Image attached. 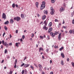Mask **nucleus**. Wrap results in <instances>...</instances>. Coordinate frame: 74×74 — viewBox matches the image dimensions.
<instances>
[{
    "instance_id": "f257e3e1",
    "label": "nucleus",
    "mask_w": 74,
    "mask_h": 74,
    "mask_svg": "<svg viewBox=\"0 0 74 74\" xmlns=\"http://www.w3.org/2000/svg\"><path fill=\"white\" fill-rule=\"evenodd\" d=\"M51 11L50 13L51 14V15H54L55 13V11L53 9V8L51 7Z\"/></svg>"
},
{
    "instance_id": "49530a36",
    "label": "nucleus",
    "mask_w": 74,
    "mask_h": 74,
    "mask_svg": "<svg viewBox=\"0 0 74 74\" xmlns=\"http://www.w3.org/2000/svg\"><path fill=\"white\" fill-rule=\"evenodd\" d=\"M23 39H24L25 38V35H23L22 37Z\"/></svg>"
},
{
    "instance_id": "c85d7f7f",
    "label": "nucleus",
    "mask_w": 74,
    "mask_h": 74,
    "mask_svg": "<svg viewBox=\"0 0 74 74\" xmlns=\"http://www.w3.org/2000/svg\"><path fill=\"white\" fill-rule=\"evenodd\" d=\"M30 68H32V70H34V67L32 65H31L30 66Z\"/></svg>"
},
{
    "instance_id": "cd10ccee",
    "label": "nucleus",
    "mask_w": 74,
    "mask_h": 74,
    "mask_svg": "<svg viewBox=\"0 0 74 74\" xmlns=\"http://www.w3.org/2000/svg\"><path fill=\"white\" fill-rule=\"evenodd\" d=\"M49 26H52V23H50L49 24Z\"/></svg>"
},
{
    "instance_id": "a211bd4d",
    "label": "nucleus",
    "mask_w": 74,
    "mask_h": 74,
    "mask_svg": "<svg viewBox=\"0 0 74 74\" xmlns=\"http://www.w3.org/2000/svg\"><path fill=\"white\" fill-rule=\"evenodd\" d=\"M38 2H36V8H38Z\"/></svg>"
},
{
    "instance_id": "39448f33",
    "label": "nucleus",
    "mask_w": 74,
    "mask_h": 74,
    "mask_svg": "<svg viewBox=\"0 0 74 74\" xmlns=\"http://www.w3.org/2000/svg\"><path fill=\"white\" fill-rule=\"evenodd\" d=\"M45 5H41L40 7V10H42L43 9H44V8H45Z\"/></svg>"
},
{
    "instance_id": "603ef678",
    "label": "nucleus",
    "mask_w": 74,
    "mask_h": 74,
    "mask_svg": "<svg viewBox=\"0 0 74 74\" xmlns=\"http://www.w3.org/2000/svg\"><path fill=\"white\" fill-rule=\"evenodd\" d=\"M39 71H40L41 72L42 71V69L40 68L39 69Z\"/></svg>"
},
{
    "instance_id": "393cba45",
    "label": "nucleus",
    "mask_w": 74,
    "mask_h": 74,
    "mask_svg": "<svg viewBox=\"0 0 74 74\" xmlns=\"http://www.w3.org/2000/svg\"><path fill=\"white\" fill-rule=\"evenodd\" d=\"M64 48L63 47H62L61 48H60V51H61L62 50V49H64Z\"/></svg>"
},
{
    "instance_id": "09e8293b",
    "label": "nucleus",
    "mask_w": 74,
    "mask_h": 74,
    "mask_svg": "<svg viewBox=\"0 0 74 74\" xmlns=\"http://www.w3.org/2000/svg\"><path fill=\"white\" fill-rule=\"evenodd\" d=\"M5 33L4 32L3 34V36L4 37V35H5Z\"/></svg>"
},
{
    "instance_id": "774afa93",
    "label": "nucleus",
    "mask_w": 74,
    "mask_h": 74,
    "mask_svg": "<svg viewBox=\"0 0 74 74\" xmlns=\"http://www.w3.org/2000/svg\"><path fill=\"white\" fill-rule=\"evenodd\" d=\"M10 38H11V37H12V36H11V34H10Z\"/></svg>"
},
{
    "instance_id": "0eeeda50",
    "label": "nucleus",
    "mask_w": 74,
    "mask_h": 74,
    "mask_svg": "<svg viewBox=\"0 0 74 74\" xmlns=\"http://www.w3.org/2000/svg\"><path fill=\"white\" fill-rule=\"evenodd\" d=\"M52 28H49L48 31V33H50L51 32H52Z\"/></svg>"
},
{
    "instance_id": "ddd939ff",
    "label": "nucleus",
    "mask_w": 74,
    "mask_h": 74,
    "mask_svg": "<svg viewBox=\"0 0 74 74\" xmlns=\"http://www.w3.org/2000/svg\"><path fill=\"white\" fill-rule=\"evenodd\" d=\"M20 44V43L18 42V43H16L15 44V45L16 47H19V45H19Z\"/></svg>"
},
{
    "instance_id": "f704fd0d",
    "label": "nucleus",
    "mask_w": 74,
    "mask_h": 74,
    "mask_svg": "<svg viewBox=\"0 0 74 74\" xmlns=\"http://www.w3.org/2000/svg\"><path fill=\"white\" fill-rule=\"evenodd\" d=\"M8 52V51L6 49H5V53H6L7 52Z\"/></svg>"
},
{
    "instance_id": "3c124183",
    "label": "nucleus",
    "mask_w": 74,
    "mask_h": 74,
    "mask_svg": "<svg viewBox=\"0 0 74 74\" xmlns=\"http://www.w3.org/2000/svg\"><path fill=\"white\" fill-rule=\"evenodd\" d=\"M48 51H49V49H46V52H47L48 53Z\"/></svg>"
},
{
    "instance_id": "79ce46f5",
    "label": "nucleus",
    "mask_w": 74,
    "mask_h": 74,
    "mask_svg": "<svg viewBox=\"0 0 74 74\" xmlns=\"http://www.w3.org/2000/svg\"><path fill=\"white\" fill-rule=\"evenodd\" d=\"M9 45H10V46L12 45V43L11 42L9 43Z\"/></svg>"
},
{
    "instance_id": "6e6552de",
    "label": "nucleus",
    "mask_w": 74,
    "mask_h": 74,
    "mask_svg": "<svg viewBox=\"0 0 74 74\" xmlns=\"http://www.w3.org/2000/svg\"><path fill=\"white\" fill-rule=\"evenodd\" d=\"M3 45L5 46H6V47L7 48H8V44H7V42H5Z\"/></svg>"
},
{
    "instance_id": "6e6d98bb",
    "label": "nucleus",
    "mask_w": 74,
    "mask_h": 74,
    "mask_svg": "<svg viewBox=\"0 0 74 74\" xmlns=\"http://www.w3.org/2000/svg\"><path fill=\"white\" fill-rule=\"evenodd\" d=\"M16 7L17 8H18V5L17 4H16Z\"/></svg>"
},
{
    "instance_id": "7ed1b4c3",
    "label": "nucleus",
    "mask_w": 74,
    "mask_h": 74,
    "mask_svg": "<svg viewBox=\"0 0 74 74\" xmlns=\"http://www.w3.org/2000/svg\"><path fill=\"white\" fill-rule=\"evenodd\" d=\"M64 10H65V9H64V8L62 7H61L59 11L61 13L62 12H63V11H64Z\"/></svg>"
},
{
    "instance_id": "37998d69",
    "label": "nucleus",
    "mask_w": 74,
    "mask_h": 74,
    "mask_svg": "<svg viewBox=\"0 0 74 74\" xmlns=\"http://www.w3.org/2000/svg\"><path fill=\"white\" fill-rule=\"evenodd\" d=\"M54 47L55 48H58V46H55Z\"/></svg>"
},
{
    "instance_id": "0e129e2a",
    "label": "nucleus",
    "mask_w": 74,
    "mask_h": 74,
    "mask_svg": "<svg viewBox=\"0 0 74 74\" xmlns=\"http://www.w3.org/2000/svg\"><path fill=\"white\" fill-rule=\"evenodd\" d=\"M50 63L51 64V63H52V61L51 60H50Z\"/></svg>"
},
{
    "instance_id": "9b49d317",
    "label": "nucleus",
    "mask_w": 74,
    "mask_h": 74,
    "mask_svg": "<svg viewBox=\"0 0 74 74\" xmlns=\"http://www.w3.org/2000/svg\"><path fill=\"white\" fill-rule=\"evenodd\" d=\"M69 33L70 34H71L72 33H73V34H74V30H70L69 31Z\"/></svg>"
},
{
    "instance_id": "8fccbe9b",
    "label": "nucleus",
    "mask_w": 74,
    "mask_h": 74,
    "mask_svg": "<svg viewBox=\"0 0 74 74\" xmlns=\"http://www.w3.org/2000/svg\"><path fill=\"white\" fill-rule=\"evenodd\" d=\"M4 61V60H2V62H1V63H3V62Z\"/></svg>"
},
{
    "instance_id": "7c9ffc66",
    "label": "nucleus",
    "mask_w": 74,
    "mask_h": 74,
    "mask_svg": "<svg viewBox=\"0 0 74 74\" xmlns=\"http://www.w3.org/2000/svg\"><path fill=\"white\" fill-rule=\"evenodd\" d=\"M12 72H13V71H10V72H9V74H12Z\"/></svg>"
},
{
    "instance_id": "338daca9",
    "label": "nucleus",
    "mask_w": 74,
    "mask_h": 74,
    "mask_svg": "<svg viewBox=\"0 0 74 74\" xmlns=\"http://www.w3.org/2000/svg\"><path fill=\"white\" fill-rule=\"evenodd\" d=\"M42 58L43 59H44V56H42Z\"/></svg>"
},
{
    "instance_id": "4468645a",
    "label": "nucleus",
    "mask_w": 74,
    "mask_h": 74,
    "mask_svg": "<svg viewBox=\"0 0 74 74\" xmlns=\"http://www.w3.org/2000/svg\"><path fill=\"white\" fill-rule=\"evenodd\" d=\"M45 18H46V16L45 15H43L42 18V20H44L45 19Z\"/></svg>"
},
{
    "instance_id": "58836bf2",
    "label": "nucleus",
    "mask_w": 74,
    "mask_h": 74,
    "mask_svg": "<svg viewBox=\"0 0 74 74\" xmlns=\"http://www.w3.org/2000/svg\"><path fill=\"white\" fill-rule=\"evenodd\" d=\"M16 63H17V60L16 59L15 60V63H14L15 64H16Z\"/></svg>"
},
{
    "instance_id": "473e14b6",
    "label": "nucleus",
    "mask_w": 74,
    "mask_h": 74,
    "mask_svg": "<svg viewBox=\"0 0 74 74\" xmlns=\"http://www.w3.org/2000/svg\"><path fill=\"white\" fill-rule=\"evenodd\" d=\"M32 34V35L31 36V37H32V38H33V37H34V35L33 34Z\"/></svg>"
},
{
    "instance_id": "f3484780",
    "label": "nucleus",
    "mask_w": 74,
    "mask_h": 74,
    "mask_svg": "<svg viewBox=\"0 0 74 74\" xmlns=\"http://www.w3.org/2000/svg\"><path fill=\"white\" fill-rule=\"evenodd\" d=\"M30 65V64H26L24 66L25 67H29V66Z\"/></svg>"
},
{
    "instance_id": "13d9d810",
    "label": "nucleus",
    "mask_w": 74,
    "mask_h": 74,
    "mask_svg": "<svg viewBox=\"0 0 74 74\" xmlns=\"http://www.w3.org/2000/svg\"><path fill=\"white\" fill-rule=\"evenodd\" d=\"M20 41H21V42H22V41H23V40L22 39V38H21L20 39Z\"/></svg>"
},
{
    "instance_id": "5701e85b",
    "label": "nucleus",
    "mask_w": 74,
    "mask_h": 74,
    "mask_svg": "<svg viewBox=\"0 0 74 74\" xmlns=\"http://www.w3.org/2000/svg\"><path fill=\"white\" fill-rule=\"evenodd\" d=\"M51 2L52 3H54L55 2L56 0H51Z\"/></svg>"
},
{
    "instance_id": "ea45409f",
    "label": "nucleus",
    "mask_w": 74,
    "mask_h": 74,
    "mask_svg": "<svg viewBox=\"0 0 74 74\" xmlns=\"http://www.w3.org/2000/svg\"><path fill=\"white\" fill-rule=\"evenodd\" d=\"M2 43L3 44V45L4 44V43L5 42H4V40H2Z\"/></svg>"
},
{
    "instance_id": "2eb2a0df",
    "label": "nucleus",
    "mask_w": 74,
    "mask_h": 74,
    "mask_svg": "<svg viewBox=\"0 0 74 74\" xmlns=\"http://www.w3.org/2000/svg\"><path fill=\"white\" fill-rule=\"evenodd\" d=\"M10 23L11 24H12V23H14V20H13V19H10Z\"/></svg>"
},
{
    "instance_id": "6ab92c4d",
    "label": "nucleus",
    "mask_w": 74,
    "mask_h": 74,
    "mask_svg": "<svg viewBox=\"0 0 74 74\" xmlns=\"http://www.w3.org/2000/svg\"><path fill=\"white\" fill-rule=\"evenodd\" d=\"M8 23H9V21H7L4 23L5 25H8Z\"/></svg>"
},
{
    "instance_id": "e2e57ef3",
    "label": "nucleus",
    "mask_w": 74,
    "mask_h": 74,
    "mask_svg": "<svg viewBox=\"0 0 74 74\" xmlns=\"http://www.w3.org/2000/svg\"><path fill=\"white\" fill-rule=\"evenodd\" d=\"M27 58H26V56L25 57L24 59L23 60H25V59H26Z\"/></svg>"
},
{
    "instance_id": "412c9836",
    "label": "nucleus",
    "mask_w": 74,
    "mask_h": 74,
    "mask_svg": "<svg viewBox=\"0 0 74 74\" xmlns=\"http://www.w3.org/2000/svg\"><path fill=\"white\" fill-rule=\"evenodd\" d=\"M61 64H62V66L64 65V62H63V61L62 60L61 61Z\"/></svg>"
},
{
    "instance_id": "c03bdc74",
    "label": "nucleus",
    "mask_w": 74,
    "mask_h": 74,
    "mask_svg": "<svg viewBox=\"0 0 74 74\" xmlns=\"http://www.w3.org/2000/svg\"><path fill=\"white\" fill-rule=\"evenodd\" d=\"M62 28H64V29H67V27H66L63 26L62 27Z\"/></svg>"
},
{
    "instance_id": "dca6fc26",
    "label": "nucleus",
    "mask_w": 74,
    "mask_h": 74,
    "mask_svg": "<svg viewBox=\"0 0 74 74\" xmlns=\"http://www.w3.org/2000/svg\"><path fill=\"white\" fill-rule=\"evenodd\" d=\"M61 56H62L63 58H64V53H61Z\"/></svg>"
},
{
    "instance_id": "2f4dec72",
    "label": "nucleus",
    "mask_w": 74,
    "mask_h": 74,
    "mask_svg": "<svg viewBox=\"0 0 74 74\" xmlns=\"http://www.w3.org/2000/svg\"><path fill=\"white\" fill-rule=\"evenodd\" d=\"M39 49L40 50V51H43L44 50V49H43V48H42V47H40L39 48Z\"/></svg>"
},
{
    "instance_id": "69168bd1",
    "label": "nucleus",
    "mask_w": 74,
    "mask_h": 74,
    "mask_svg": "<svg viewBox=\"0 0 74 74\" xmlns=\"http://www.w3.org/2000/svg\"><path fill=\"white\" fill-rule=\"evenodd\" d=\"M47 11H45V13L46 14H47Z\"/></svg>"
},
{
    "instance_id": "20e7f679",
    "label": "nucleus",
    "mask_w": 74,
    "mask_h": 74,
    "mask_svg": "<svg viewBox=\"0 0 74 74\" xmlns=\"http://www.w3.org/2000/svg\"><path fill=\"white\" fill-rule=\"evenodd\" d=\"M50 34L52 37H55V34L54 33H53V32H51Z\"/></svg>"
},
{
    "instance_id": "f8f14e48",
    "label": "nucleus",
    "mask_w": 74,
    "mask_h": 74,
    "mask_svg": "<svg viewBox=\"0 0 74 74\" xmlns=\"http://www.w3.org/2000/svg\"><path fill=\"white\" fill-rule=\"evenodd\" d=\"M21 17L22 19H24L25 18V16L23 14H21Z\"/></svg>"
},
{
    "instance_id": "e433bc0d",
    "label": "nucleus",
    "mask_w": 74,
    "mask_h": 74,
    "mask_svg": "<svg viewBox=\"0 0 74 74\" xmlns=\"http://www.w3.org/2000/svg\"><path fill=\"white\" fill-rule=\"evenodd\" d=\"M24 65H25V63H23L21 65V66L23 67V66H24Z\"/></svg>"
},
{
    "instance_id": "c756f323",
    "label": "nucleus",
    "mask_w": 74,
    "mask_h": 74,
    "mask_svg": "<svg viewBox=\"0 0 74 74\" xmlns=\"http://www.w3.org/2000/svg\"><path fill=\"white\" fill-rule=\"evenodd\" d=\"M4 29L5 30H7V29H8V28H7V27H6V26L4 27Z\"/></svg>"
},
{
    "instance_id": "a878e982",
    "label": "nucleus",
    "mask_w": 74,
    "mask_h": 74,
    "mask_svg": "<svg viewBox=\"0 0 74 74\" xmlns=\"http://www.w3.org/2000/svg\"><path fill=\"white\" fill-rule=\"evenodd\" d=\"M44 23L45 25H44V26H47V22L46 21H45L44 22Z\"/></svg>"
},
{
    "instance_id": "864d4df0",
    "label": "nucleus",
    "mask_w": 74,
    "mask_h": 74,
    "mask_svg": "<svg viewBox=\"0 0 74 74\" xmlns=\"http://www.w3.org/2000/svg\"><path fill=\"white\" fill-rule=\"evenodd\" d=\"M13 19L15 21L16 20V17H15L13 18Z\"/></svg>"
},
{
    "instance_id": "aec40b11",
    "label": "nucleus",
    "mask_w": 74,
    "mask_h": 74,
    "mask_svg": "<svg viewBox=\"0 0 74 74\" xmlns=\"http://www.w3.org/2000/svg\"><path fill=\"white\" fill-rule=\"evenodd\" d=\"M38 66L40 69H42V65L41 64H39Z\"/></svg>"
},
{
    "instance_id": "4be33fe9",
    "label": "nucleus",
    "mask_w": 74,
    "mask_h": 74,
    "mask_svg": "<svg viewBox=\"0 0 74 74\" xmlns=\"http://www.w3.org/2000/svg\"><path fill=\"white\" fill-rule=\"evenodd\" d=\"M59 31H56L55 32V34L56 35H57V34H59Z\"/></svg>"
},
{
    "instance_id": "9d476101",
    "label": "nucleus",
    "mask_w": 74,
    "mask_h": 74,
    "mask_svg": "<svg viewBox=\"0 0 74 74\" xmlns=\"http://www.w3.org/2000/svg\"><path fill=\"white\" fill-rule=\"evenodd\" d=\"M43 29H45V30H48V28L46 27V26H43Z\"/></svg>"
},
{
    "instance_id": "72a5a7b5",
    "label": "nucleus",
    "mask_w": 74,
    "mask_h": 74,
    "mask_svg": "<svg viewBox=\"0 0 74 74\" xmlns=\"http://www.w3.org/2000/svg\"><path fill=\"white\" fill-rule=\"evenodd\" d=\"M45 2L43 1L42 3V5H45Z\"/></svg>"
},
{
    "instance_id": "1a4fd4ad",
    "label": "nucleus",
    "mask_w": 74,
    "mask_h": 74,
    "mask_svg": "<svg viewBox=\"0 0 74 74\" xmlns=\"http://www.w3.org/2000/svg\"><path fill=\"white\" fill-rule=\"evenodd\" d=\"M21 19V17H16V21L18 22H19Z\"/></svg>"
},
{
    "instance_id": "4c0bfd02",
    "label": "nucleus",
    "mask_w": 74,
    "mask_h": 74,
    "mask_svg": "<svg viewBox=\"0 0 74 74\" xmlns=\"http://www.w3.org/2000/svg\"><path fill=\"white\" fill-rule=\"evenodd\" d=\"M24 73H25V71H24V70H23L22 71V74H24Z\"/></svg>"
},
{
    "instance_id": "de8ad7c7",
    "label": "nucleus",
    "mask_w": 74,
    "mask_h": 74,
    "mask_svg": "<svg viewBox=\"0 0 74 74\" xmlns=\"http://www.w3.org/2000/svg\"><path fill=\"white\" fill-rule=\"evenodd\" d=\"M59 21L57 19H55V22H58Z\"/></svg>"
},
{
    "instance_id": "a19ab883",
    "label": "nucleus",
    "mask_w": 74,
    "mask_h": 74,
    "mask_svg": "<svg viewBox=\"0 0 74 74\" xmlns=\"http://www.w3.org/2000/svg\"><path fill=\"white\" fill-rule=\"evenodd\" d=\"M34 66H36V67H38V66H37V65L36 64L34 63Z\"/></svg>"
},
{
    "instance_id": "052dcab7",
    "label": "nucleus",
    "mask_w": 74,
    "mask_h": 74,
    "mask_svg": "<svg viewBox=\"0 0 74 74\" xmlns=\"http://www.w3.org/2000/svg\"><path fill=\"white\" fill-rule=\"evenodd\" d=\"M47 38H48L49 40V39H50V38H49V36H47Z\"/></svg>"
},
{
    "instance_id": "bb28decb",
    "label": "nucleus",
    "mask_w": 74,
    "mask_h": 74,
    "mask_svg": "<svg viewBox=\"0 0 74 74\" xmlns=\"http://www.w3.org/2000/svg\"><path fill=\"white\" fill-rule=\"evenodd\" d=\"M40 38L41 39H44V36H40Z\"/></svg>"
},
{
    "instance_id": "f03ea898",
    "label": "nucleus",
    "mask_w": 74,
    "mask_h": 74,
    "mask_svg": "<svg viewBox=\"0 0 74 74\" xmlns=\"http://www.w3.org/2000/svg\"><path fill=\"white\" fill-rule=\"evenodd\" d=\"M6 15L4 13H3L2 14V17L3 19H6Z\"/></svg>"
},
{
    "instance_id": "423d86ee",
    "label": "nucleus",
    "mask_w": 74,
    "mask_h": 74,
    "mask_svg": "<svg viewBox=\"0 0 74 74\" xmlns=\"http://www.w3.org/2000/svg\"><path fill=\"white\" fill-rule=\"evenodd\" d=\"M61 35H62V33H60L58 35L59 40H61Z\"/></svg>"
},
{
    "instance_id": "5fc2aeb1",
    "label": "nucleus",
    "mask_w": 74,
    "mask_h": 74,
    "mask_svg": "<svg viewBox=\"0 0 74 74\" xmlns=\"http://www.w3.org/2000/svg\"><path fill=\"white\" fill-rule=\"evenodd\" d=\"M66 60L67 62H69V58H68Z\"/></svg>"
},
{
    "instance_id": "c9c22d12",
    "label": "nucleus",
    "mask_w": 74,
    "mask_h": 74,
    "mask_svg": "<svg viewBox=\"0 0 74 74\" xmlns=\"http://www.w3.org/2000/svg\"><path fill=\"white\" fill-rule=\"evenodd\" d=\"M71 64H72V66L73 67H74V62H72L71 63Z\"/></svg>"
},
{
    "instance_id": "680f3d73",
    "label": "nucleus",
    "mask_w": 74,
    "mask_h": 74,
    "mask_svg": "<svg viewBox=\"0 0 74 74\" xmlns=\"http://www.w3.org/2000/svg\"><path fill=\"white\" fill-rule=\"evenodd\" d=\"M53 72L52 71H51L50 72V74H53Z\"/></svg>"
},
{
    "instance_id": "4d7b16f0",
    "label": "nucleus",
    "mask_w": 74,
    "mask_h": 74,
    "mask_svg": "<svg viewBox=\"0 0 74 74\" xmlns=\"http://www.w3.org/2000/svg\"><path fill=\"white\" fill-rule=\"evenodd\" d=\"M15 64V65L14 66V68H16V64Z\"/></svg>"
},
{
    "instance_id": "bf43d9fd",
    "label": "nucleus",
    "mask_w": 74,
    "mask_h": 74,
    "mask_svg": "<svg viewBox=\"0 0 74 74\" xmlns=\"http://www.w3.org/2000/svg\"><path fill=\"white\" fill-rule=\"evenodd\" d=\"M37 15H38V17H40V14H37Z\"/></svg>"
},
{
    "instance_id": "a18cd8bd",
    "label": "nucleus",
    "mask_w": 74,
    "mask_h": 74,
    "mask_svg": "<svg viewBox=\"0 0 74 74\" xmlns=\"http://www.w3.org/2000/svg\"><path fill=\"white\" fill-rule=\"evenodd\" d=\"M41 24H42V25H44V23H43V22H41L40 23V25H41Z\"/></svg>"
},
{
    "instance_id": "b1692460",
    "label": "nucleus",
    "mask_w": 74,
    "mask_h": 74,
    "mask_svg": "<svg viewBox=\"0 0 74 74\" xmlns=\"http://www.w3.org/2000/svg\"><path fill=\"white\" fill-rule=\"evenodd\" d=\"M12 7L13 8H15V3H14L12 4Z\"/></svg>"
}]
</instances>
